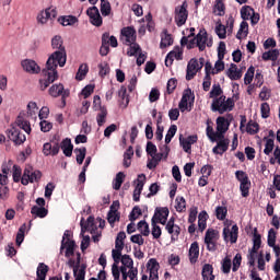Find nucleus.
<instances>
[{"instance_id": "64", "label": "nucleus", "mask_w": 280, "mask_h": 280, "mask_svg": "<svg viewBox=\"0 0 280 280\" xmlns=\"http://www.w3.org/2000/svg\"><path fill=\"white\" fill-rule=\"evenodd\" d=\"M221 71H224V59L218 58V60L214 63L215 75H218V73H221Z\"/></svg>"}, {"instance_id": "27", "label": "nucleus", "mask_w": 280, "mask_h": 280, "mask_svg": "<svg viewBox=\"0 0 280 280\" xmlns=\"http://www.w3.org/2000/svg\"><path fill=\"white\" fill-rule=\"evenodd\" d=\"M43 152L45 156H56L58 152H60V144L56 142L54 144L47 142L44 144Z\"/></svg>"}, {"instance_id": "40", "label": "nucleus", "mask_w": 280, "mask_h": 280, "mask_svg": "<svg viewBox=\"0 0 280 280\" xmlns=\"http://www.w3.org/2000/svg\"><path fill=\"white\" fill-rule=\"evenodd\" d=\"M207 218H209V215L207 214L206 211H202L199 213L198 215V228L199 231H205V229H207Z\"/></svg>"}, {"instance_id": "42", "label": "nucleus", "mask_w": 280, "mask_h": 280, "mask_svg": "<svg viewBox=\"0 0 280 280\" xmlns=\"http://www.w3.org/2000/svg\"><path fill=\"white\" fill-rule=\"evenodd\" d=\"M74 154L77 155V163L82 165V163H84V159H86V148L74 149Z\"/></svg>"}, {"instance_id": "15", "label": "nucleus", "mask_w": 280, "mask_h": 280, "mask_svg": "<svg viewBox=\"0 0 280 280\" xmlns=\"http://www.w3.org/2000/svg\"><path fill=\"white\" fill-rule=\"evenodd\" d=\"M215 242H218V232L215 230H207L205 236V244L210 252L215 250Z\"/></svg>"}, {"instance_id": "54", "label": "nucleus", "mask_w": 280, "mask_h": 280, "mask_svg": "<svg viewBox=\"0 0 280 280\" xmlns=\"http://www.w3.org/2000/svg\"><path fill=\"white\" fill-rule=\"evenodd\" d=\"M240 189L243 198H248V191L250 189V179H248L247 182L241 183Z\"/></svg>"}, {"instance_id": "29", "label": "nucleus", "mask_w": 280, "mask_h": 280, "mask_svg": "<svg viewBox=\"0 0 280 280\" xmlns=\"http://www.w3.org/2000/svg\"><path fill=\"white\" fill-rule=\"evenodd\" d=\"M198 257H200V247L198 246V242H194L189 248L190 264H196V261H198Z\"/></svg>"}, {"instance_id": "2", "label": "nucleus", "mask_w": 280, "mask_h": 280, "mask_svg": "<svg viewBox=\"0 0 280 280\" xmlns=\"http://www.w3.org/2000/svg\"><path fill=\"white\" fill-rule=\"evenodd\" d=\"M36 115V102H30L27 104V112H21L20 115L16 118V126L18 127H11L10 129H7V135L10 141H13L15 145H22V143H25L26 137L24 132H31L32 127L30 126V119H36L34 116Z\"/></svg>"}, {"instance_id": "49", "label": "nucleus", "mask_w": 280, "mask_h": 280, "mask_svg": "<svg viewBox=\"0 0 280 280\" xmlns=\"http://www.w3.org/2000/svg\"><path fill=\"white\" fill-rule=\"evenodd\" d=\"M129 46L127 50V56H137L141 51V47L137 43L127 44Z\"/></svg>"}, {"instance_id": "7", "label": "nucleus", "mask_w": 280, "mask_h": 280, "mask_svg": "<svg viewBox=\"0 0 280 280\" xmlns=\"http://www.w3.org/2000/svg\"><path fill=\"white\" fill-rule=\"evenodd\" d=\"M189 12L187 11V2H184L182 5L175 8V23L177 27H183L187 23Z\"/></svg>"}, {"instance_id": "30", "label": "nucleus", "mask_w": 280, "mask_h": 280, "mask_svg": "<svg viewBox=\"0 0 280 280\" xmlns=\"http://www.w3.org/2000/svg\"><path fill=\"white\" fill-rule=\"evenodd\" d=\"M65 156H71L73 154V143H71V139L66 138L61 141L60 147Z\"/></svg>"}, {"instance_id": "53", "label": "nucleus", "mask_w": 280, "mask_h": 280, "mask_svg": "<svg viewBox=\"0 0 280 280\" xmlns=\"http://www.w3.org/2000/svg\"><path fill=\"white\" fill-rule=\"evenodd\" d=\"M215 34L221 39L226 38V27L224 25H222V23H220V22L217 23Z\"/></svg>"}, {"instance_id": "8", "label": "nucleus", "mask_w": 280, "mask_h": 280, "mask_svg": "<svg viewBox=\"0 0 280 280\" xmlns=\"http://www.w3.org/2000/svg\"><path fill=\"white\" fill-rule=\"evenodd\" d=\"M241 16L243 21H250L252 25L259 23V14L255 13V10L248 5L241 9Z\"/></svg>"}, {"instance_id": "14", "label": "nucleus", "mask_w": 280, "mask_h": 280, "mask_svg": "<svg viewBox=\"0 0 280 280\" xmlns=\"http://www.w3.org/2000/svg\"><path fill=\"white\" fill-rule=\"evenodd\" d=\"M122 40L125 45H132L137 40V31L132 26L124 27L121 30Z\"/></svg>"}, {"instance_id": "51", "label": "nucleus", "mask_w": 280, "mask_h": 280, "mask_svg": "<svg viewBox=\"0 0 280 280\" xmlns=\"http://www.w3.org/2000/svg\"><path fill=\"white\" fill-rule=\"evenodd\" d=\"M175 209L176 211H178L179 213L185 211L186 207H187V202L185 201V198L184 197H177L175 199Z\"/></svg>"}, {"instance_id": "56", "label": "nucleus", "mask_w": 280, "mask_h": 280, "mask_svg": "<svg viewBox=\"0 0 280 280\" xmlns=\"http://www.w3.org/2000/svg\"><path fill=\"white\" fill-rule=\"evenodd\" d=\"M253 78H255V67H249L244 77V84H250L253 82Z\"/></svg>"}, {"instance_id": "12", "label": "nucleus", "mask_w": 280, "mask_h": 280, "mask_svg": "<svg viewBox=\"0 0 280 280\" xmlns=\"http://www.w3.org/2000/svg\"><path fill=\"white\" fill-rule=\"evenodd\" d=\"M86 14L90 18V23H92V25H95V27H101L103 21L97 7L89 8Z\"/></svg>"}, {"instance_id": "22", "label": "nucleus", "mask_w": 280, "mask_h": 280, "mask_svg": "<svg viewBox=\"0 0 280 280\" xmlns=\"http://www.w3.org/2000/svg\"><path fill=\"white\" fill-rule=\"evenodd\" d=\"M174 60H183V50H180V47H175L167 54L165 58V66L172 67Z\"/></svg>"}, {"instance_id": "33", "label": "nucleus", "mask_w": 280, "mask_h": 280, "mask_svg": "<svg viewBox=\"0 0 280 280\" xmlns=\"http://www.w3.org/2000/svg\"><path fill=\"white\" fill-rule=\"evenodd\" d=\"M47 272H49V266L45 265L44 262H39L36 271L37 280L47 279Z\"/></svg>"}, {"instance_id": "25", "label": "nucleus", "mask_w": 280, "mask_h": 280, "mask_svg": "<svg viewBox=\"0 0 280 280\" xmlns=\"http://www.w3.org/2000/svg\"><path fill=\"white\" fill-rule=\"evenodd\" d=\"M218 143L217 145L212 149L213 154H223V152H226L229 150V139H225L224 136L222 138H217Z\"/></svg>"}, {"instance_id": "45", "label": "nucleus", "mask_w": 280, "mask_h": 280, "mask_svg": "<svg viewBox=\"0 0 280 280\" xmlns=\"http://www.w3.org/2000/svg\"><path fill=\"white\" fill-rule=\"evenodd\" d=\"M247 35H248V23L242 22L240 30L236 34V38H238V40H242V38L246 37Z\"/></svg>"}, {"instance_id": "32", "label": "nucleus", "mask_w": 280, "mask_h": 280, "mask_svg": "<svg viewBox=\"0 0 280 280\" xmlns=\"http://www.w3.org/2000/svg\"><path fill=\"white\" fill-rule=\"evenodd\" d=\"M66 248V257H71L73 255V252L75 250V242L71 240H67V242H61V249Z\"/></svg>"}, {"instance_id": "57", "label": "nucleus", "mask_w": 280, "mask_h": 280, "mask_svg": "<svg viewBox=\"0 0 280 280\" xmlns=\"http://www.w3.org/2000/svg\"><path fill=\"white\" fill-rule=\"evenodd\" d=\"M226 213H229V210L226 207L219 206L215 209V217L218 220H224L226 218Z\"/></svg>"}, {"instance_id": "16", "label": "nucleus", "mask_w": 280, "mask_h": 280, "mask_svg": "<svg viewBox=\"0 0 280 280\" xmlns=\"http://www.w3.org/2000/svg\"><path fill=\"white\" fill-rule=\"evenodd\" d=\"M165 231H167L168 235H171L173 242H176V240H178V236L180 235V226L174 223V218H171L168 220L165 225Z\"/></svg>"}, {"instance_id": "3", "label": "nucleus", "mask_w": 280, "mask_h": 280, "mask_svg": "<svg viewBox=\"0 0 280 280\" xmlns=\"http://www.w3.org/2000/svg\"><path fill=\"white\" fill-rule=\"evenodd\" d=\"M21 166L14 164L13 165V182L22 183V185H30V183H34L36 180V172H34V167L31 165H26L22 175ZM22 175V177H21Z\"/></svg>"}, {"instance_id": "18", "label": "nucleus", "mask_w": 280, "mask_h": 280, "mask_svg": "<svg viewBox=\"0 0 280 280\" xmlns=\"http://www.w3.org/2000/svg\"><path fill=\"white\" fill-rule=\"evenodd\" d=\"M118 211H119V201H114L107 214V222H109L110 226H114L116 222H119Z\"/></svg>"}, {"instance_id": "26", "label": "nucleus", "mask_w": 280, "mask_h": 280, "mask_svg": "<svg viewBox=\"0 0 280 280\" xmlns=\"http://www.w3.org/2000/svg\"><path fill=\"white\" fill-rule=\"evenodd\" d=\"M229 120H226V118L224 117H218L217 118V132L219 133L220 139H222V137H224V132H226V130H229Z\"/></svg>"}, {"instance_id": "38", "label": "nucleus", "mask_w": 280, "mask_h": 280, "mask_svg": "<svg viewBox=\"0 0 280 280\" xmlns=\"http://www.w3.org/2000/svg\"><path fill=\"white\" fill-rule=\"evenodd\" d=\"M124 178H126V174H124V172H119L114 179L113 189L119 191V189H121V185L124 184Z\"/></svg>"}, {"instance_id": "4", "label": "nucleus", "mask_w": 280, "mask_h": 280, "mask_svg": "<svg viewBox=\"0 0 280 280\" xmlns=\"http://www.w3.org/2000/svg\"><path fill=\"white\" fill-rule=\"evenodd\" d=\"M235 107V101L233 98L221 95L218 98L212 100L211 110L212 113H219L220 115H224V113H229L233 110Z\"/></svg>"}, {"instance_id": "59", "label": "nucleus", "mask_w": 280, "mask_h": 280, "mask_svg": "<svg viewBox=\"0 0 280 280\" xmlns=\"http://www.w3.org/2000/svg\"><path fill=\"white\" fill-rule=\"evenodd\" d=\"M273 150H275V140L267 139L266 144H265V149H264V154L269 156L272 153Z\"/></svg>"}, {"instance_id": "37", "label": "nucleus", "mask_w": 280, "mask_h": 280, "mask_svg": "<svg viewBox=\"0 0 280 280\" xmlns=\"http://www.w3.org/2000/svg\"><path fill=\"white\" fill-rule=\"evenodd\" d=\"M132 156H135V150H132V147H129L124 154V167H129L131 165Z\"/></svg>"}, {"instance_id": "21", "label": "nucleus", "mask_w": 280, "mask_h": 280, "mask_svg": "<svg viewBox=\"0 0 280 280\" xmlns=\"http://www.w3.org/2000/svg\"><path fill=\"white\" fill-rule=\"evenodd\" d=\"M161 151V153L156 154V145L152 142L147 143V153L151 155V159H154V156H164L167 159V154H170V147L164 145Z\"/></svg>"}, {"instance_id": "20", "label": "nucleus", "mask_w": 280, "mask_h": 280, "mask_svg": "<svg viewBox=\"0 0 280 280\" xmlns=\"http://www.w3.org/2000/svg\"><path fill=\"white\" fill-rule=\"evenodd\" d=\"M240 228L237 224L233 225L232 229L224 228L223 229V237L225 242H231V244H235L237 242V233Z\"/></svg>"}, {"instance_id": "44", "label": "nucleus", "mask_w": 280, "mask_h": 280, "mask_svg": "<svg viewBox=\"0 0 280 280\" xmlns=\"http://www.w3.org/2000/svg\"><path fill=\"white\" fill-rule=\"evenodd\" d=\"M138 231H140L141 235H144V237H148L150 235V225L145 220H142L138 223Z\"/></svg>"}, {"instance_id": "11", "label": "nucleus", "mask_w": 280, "mask_h": 280, "mask_svg": "<svg viewBox=\"0 0 280 280\" xmlns=\"http://www.w3.org/2000/svg\"><path fill=\"white\" fill-rule=\"evenodd\" d=\"M48 94L50 97H62L65 100L66 97H69V90H65V85L62 83L59 84H52L49 90Z\"/></svg>"}, {"instance_id": "1", "label": "nucleus", "mask_w": 280, "mask_h": 280, "mask_svg": "<svg viewBox=\"0 0 280 280\" xmlns=\"http://www.w3.org/2000/svg\"><path fill=\"white\" fill-rule=\"evenodd\" d=\"M51 46L57 50L50 55L45 69L42 70L38 82L39 91H45L49 84H54L58 80V65L59 67L67 65V50L62 37L59 35L52 37Z\"/></svg>"}, {"instance_id": "41", "label": "nucleus", "mask_w": 280, "mask_h": 280, "mask_svg": "<svg viewBox=\"0 0 280 280\" xmlns=\"http://www.w3.org/2000/svg\"><path fill=\"white\" fill-rule=\"evenodd\" d=\"M279 49H272L262 54V60H272L273 62L279 58Z\"/></svg>"}, {"instance_id": "35", "label": "nucleus", "mask_w": 280, "mask_h": 280, "mask_svg": "<svg viewBox=\"0 0 280 280\" xmlns=\"http://www.w3.org/2000/svg\"><path fill=\"white\" fill-rule=\"evenodd\" d=\"M25 231H27V224H22L16 233L15 244L16 246H21L25 240Z\"/></svg>"}, {"instance_id": "58", "label": "nucleus", "mask_w": 280, "mask_h": 280, "mask_svg": "<svg viewBox=\"0 0 280 280\" xmlns=\"http://www.w3.org/2000/svg\"><path fill=\"white\" fill-rule=\"evenodd\" d=\"M178 130V127H176V125H172L165 136V143L167 145V143L172 142V138L176 135V131Z\"/></svg>"}, {"instance_id": "10", "label": "nucleus", "mask_w": 280, "mask_h": 280, "mask_svg": "<svg viewBox=\"0 0 280 280\" xmlns=\"http://www.w3.org/2000/svg\"><path fill=\"white\" fill-rule=\"evenodd\" d=\"M167 218H170V209L156 208L151 222L155 224H167Z\"/></svg>"}, {"instance_id": "13", "label": "nucleus", "mask_w": 280, "mask_h": 280, "mask_svg": "<svg viewBox=\"0 0 280 280\" xmlns=\"http://www.w3.org/2000/svg\"><path fill=\"white\" fill-rule=\"evenodd\" d=\"M56 16H58V11H56V8H47L45 11H42L38 14V23H40V25H45V23L51 19H56Z\"/></svg>"}, {"instance_id": "28", "label": "nucleus", "mask_w": 280, "mask_h": 280, "mask_svg": "<svg viewBox=\"0 0 280 280\" xmlns=\"http://www.w3.org/2000/svg\"><path fill=\"white\" fill-rule=\"evenodd\" d=\"M228 78L230 80H241L242 79V70L237 68V65L231 63L230 68L226 71Z\"/></svg>"}, {"instance_id": "39", "label": "nucleus", "mask_w": 280, "mask_h": 280, "mask_svg": "<svg viewBox=\"0 0 280 280\" xmlns=\"http://www.w3.org/2000/svg\"><path fill=\"white\" fill-rule=\"evenodd\" d=\"M222 93H223V91H222V88L220 86V84H214V85H212V89L209 93V97L211 100H218L219 97H222Z\"/></svg>"}, {"instance_id": "31", "label": "nucleus", "mask_w": 280, "mask_h": 280, "mask_svg": "<svg viewBox=\"0 0 280 280\" xmlns=\"http://www.w3.org/2000/svg\"><path fill=\"white\" fill-rule=\"evenodd\" d=\"M21 66L26 73H36V61L32 59H24L22 60Z\"/></svg>"}, {"instance_id": "24", "label": "nucleus", "mask_w": 280, "mask_h": 280, "mask_svg": "<svg viewBox=\"0 0 280 280\" xmlns=\"http://www.w3.org/2000/svg\"><path fill=\"white\" fill-rule=\"evenodd\" d=\"M196 43L197 47H199V51H205L207 48V32L200 31L196 38L190 42V45Z\"/></svg>"}, {"instance_id": "63", "label": "nucleus", "mask_w": 280, "mask_h": 280, "mask_svg": "<svg viewBox=\"0 0 280 280\" xmlns=\"http://www.w3.org/2000/svg\"><path fill=\"white\" fill-rule=\"evenodd\" d=\"M73 275L75 277V280H84L86 271L84 270V267L79 269V271H78V267H73Z\"/></svg>"}, {"instance_id": "61", "label": "nucleus", "mask_w": 280, "mask_h": 280, "mask_svg": "<svg viewBox=\"0 0 280 280\" xmlns=\"http://www.w3.org/2000/svg\"><path fill=\"white\" fill-rule=\"evenodd\" d=\"M214 14H217V16H224V2H222V0L217 1L214 5Z\"/></svg>"}, {"instance_id": "62", "label": "nucleus", "mask_w": 280, "mask_h": 280, "mask_svg": "<svg viewBox=\"0 0 280 280\" xmlns=\"http://www.w3.org/2000/svg\"><path fill=\"white\" fill-rule=\"evenodd\" d=\"M173 43H174V40L172 39V36L168 34H164L162 36L160 47H162V48L170 47V45H172Z\"/></svg>"}, {"instance_id": "52", "label": "nucleus", "mask_w": 280, "mask_h": 280, "mask_svg": "<svg viewBox=\"0 0 280 280\" xmlns=\"http://www.w3.org/2000/svg\"><path fill=\"white\" fill-rule=\"evenodd\" d=\"M107 115H108V110H106V108H101V110L96 117V121H97L98 126H104V124H106Z\"/></svg>"}, {"instance_id": "6", "label": "nucleus", "mask_w": 280, "mask_h": 280, "mask_svg": "<svg viewBox=\"0 0 280 280\" xmlns=\"http://www.w3.org/2000/svg\"><path fill=\"white\" fill-rule=\"evenodd\" d=\"M205 67V58L198 59H190L187 65V72H186V80H194L196 78V73L200 71Z\"/></svg>"}, {"instance_id": "5", "label": "nucleus", "mask_w": 280, "mask_h": 280, "mask_svg": "<svg viewBox=\"0 0 280 280\" xmlns=\"http://www.w3.org/2000/svg\"><path fill=\"white\" fill-rule=\"evenodd\" d=\"M81 250H86L91 244V237L89 235H84L86 231H90V233H93L95 231V218L89 217L88 220L84 222V219L81 220Z\"/></svg>"}, {"instance_id": "60", "label": "nucleus", "mask_w": 280, "mask_h": 280, "mask_svg": "<svg viewBox=\"0 0 280 280\" xmlns=\"http://www.w3.org/2000/svg\"><path fill=\"white\" fill-rule=\"evenodd\" d=\"M260 113L262 119H268L270 117V105L268 103H262L260 105Z\"/></svg>"}, {"instance_id": "47", "label": "nucleus", "mask_w": 280, "mask_h": 280, "mask_svg": "<svg viewBox=\"0 0 280 280\" xmlns=\"http://www.w3.org/2000/svg\"><path fill=\"white\" fill-rule=\"evenodd\" d=\"M246 132L248 135H257V132H259V124L249 120L247 126H246Z\"/></svg>"}, {"instance_id": "34", "label": "nucleus", "mask_w": 280, "mask_h": 280, "mask_svg": "<svg viewBox=\"0 0 280 280\" xmlns=\"http://www.w3.org/2000/svg\"><path fill=\"white\" fill-rule=\"evenodd\" d=\"M202 279L203 280H214L215 276H213V266L210 264H206L202 268Z\"/></svg>"}, {"instance_id": "17", "label": "nucleus", "mask_w": 280, "mask_h": 280, "mask_svg": "<svg viewBox=\"0 0 280 280\" xmlns=\"http://www.w3.org/2000/svg\"><path fill=\"white\" fill-rule=\"evenodd\" d=\"M159 268H161V265H159L156 258L149 259L147 262V270L150 272L149 280H159Z\"/></svg>"}, {"instance_id": "9", "label": "nucleus", "mask_w": 280, "mask_h": 280, "mask_svg": "<svg viewBox=\"0 0 280 280\" xmlns=\"http://www.w3.org/2000/svg\"><path fill=\"white\" fill-rule=\"evenodd\" d=\"M191 104H194V95L191 94V90H186L178 104V108L182 113H185V110L189 112L191 110Z\"/></svg>"}, {"instance_id": "43", "label": "nucleus", "mask_w": 280, "mask_h": 280, "mask_svg": "<svg viewBox=\"0 0 280 280\" xmlns=\"http://www.w3.org/2000/svg\"><path fill=\"white\" fill-rule=\"evenodd\" d=\"M110 12V2H108V0H101V14L103 16H109Z\"/></svg>"}, {"instance_id": "55", "label": "nucleus", "mask_w": 280, "mask_h": 280, "mask_svg": "<svg viewBox=\"0 0 280 280\" xmlns=\"http://www.w3.org/2000/svg\"><path fill=\"white\" fill-rule=\"evenodd\" d=\"M151 235L153 236V240H159L162 235L161 226H159L154 221H151Z\"/></svg>"}, {"instance_id": "23", "label": "nucleus", "mask_w": 280, "mask_h": 280, "mask_svg": "<svg viewBox=\"0 0 280 280\" xmlns=\"http://www.w3.org/2000/svg\"><path fill=\"white\" fill-rule=\"evenodd\" d=\"M145 185V174L138 175L137 185L133 190V200L139 202V198L141 197V191H143V186Z\"/></svg>"}, {"instance_id": "50", "label": "nucleus", "mask_w": 280, "mask_h": 280, "mask_svg": "<svg viewBox=\"0 0 280 280\" xmlns=\"http://www.w3.org/2000/svg\"><path fill=\"white\" fill-rule=\"evenodd\" d=\"M120 261L122 264V268H135V262L132 261V258L130 257V255H124L121 258H120Z\"/></svg>"}, {"instance_id": "36", "label": "nucleus", "mask_w": 280, "mask_h": 280, "mask_svg": "<svg viewBox=\"0 0 280 280\" xmlns=\"http://www.w3.org/2000/svg\"><path fill=\"white\" fill-rule=\"evenodd\" d=\"M59 23L63 25V27H67L69 25H75V23H78V18L72 15H66L59 19Z\"/></svg>"}, {"instance_id": "48", "label": "nucleus", "mask_w": 280, "mask_h": 280, "mask_svg": "<svg viewBox=\"0 0 280 280\" xmlns=\"http://www.w3.org/2000/svg\"><path fill=\"white\" fill-rule=\"evenodd\" d=\"M206 132H207V137L210 139V141L212 142H215L218 141V139H220V135L218 133V131L215 132L213 130V127H211V125H208L207 126V129H206Z\"/></svg>"}, {"instance_id": "19", "label": "nucleus", "mask_w": 280, "mask_h": 280, "mask_svg": "<svg viewBox=\"0 0 280 280\" xmlns=\"http://www.w3.org/2000/svg\"><path fill=\"white\" fill-rule=\"evenodd\" d=\"M198 141V136H189L184 138L183 135L179 136V143L187 154H191V145Z\"/></svg>"}, {"instance_id": "46", "label": "nucleus", "mask_w": 280, "mask_h": 280, "mask_svg": "<svg viewBox=\"0 0 280 280\" xmlns=\"http://www.w3.org/2000/svg\"><path fill=\"white\" fill-rule=\"evenodd\" d=\"M86 73H89V66L86 63H83L79 67L75 80L82 81L83 78H86Z\"/></svg>"}]
</instances>
